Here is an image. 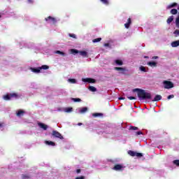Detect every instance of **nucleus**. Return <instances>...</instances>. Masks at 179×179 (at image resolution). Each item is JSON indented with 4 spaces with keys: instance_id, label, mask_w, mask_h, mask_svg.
Wrapping results in <instances>:
<instances>
[{
    "instance_id": "nucleus-1",
    "label": "nucleus",
    "mask_w": 179,
    "mask_h": 179,
    "mask_svg": "<svg viewBox=\"0 0 179 179\" xmlns=\"http://www.w3.org/2000/svg\"><path fill=\"white\" fill-rule=\"evenodd\" d=\"M137 92V96L139 100H151L152 94L149 92H146L144 90L136 88L133 90V92Z\"/></svg>"
},
{
    "instance_id": "nucleus-2",
    "label": "nucleus",
    "mask_w": 179,
    "mask_h": 179,
    "mask_svg": "<svg viewBox=\"0 0 179 179\" xmlns=\"http://www.w3.org/2000/svg\"><path fill=\"white\" fill-rule=\"evenodd\" d=\"M71 52L73 55H75L76 54H80V55H81V57H83L84 58H88V57H89L87 55V52H86V51H79L76 49H71Z\"/></svg>"
},
{
    "instance_id": "nucleus-3",
    "label": "nucleus",
    "mask_w": 179,
    "mask_h": 179,
    "mask_svg": "<svg viewBox=\"0 0 179 179\" xmlns=\"http://www.w3.org/2000/svg\"><path fill=\"white\" fill-rule=\"evenodd\" d=\"M164 89H173L174 87V83L171 81L165 80L164 81Z\"/></svg>"
},
{
    "instance_id": "nucleus-4",
    "label": "nucleus",
    "mask_w": 179,
    "mask_h": 179,
    "mask_svg": "<svg viewBox=\"0 0 179 179\" xmlns=\"http://www.w3.org/2000/svg\"><path fill=\"white\" fill-rule=\"evenodd\" d=\"M128 155H129V156H131L132 157H135V156H136V157H143V154H142L141 152H136L132 151V150H129Z\"/></svg>"
},
{
    "instance_id": "nucleus-5",
    "label": "nucleus",
    "mask_w": 179,
    "mask_h": 179,
    "mask_svg": "<svg viewBox=\"0 0 179 179\" xmlns=\"http://www.w3.org/2000/svg\"><path fill=\"white\" fill-rule=\"evenodd\" d=\"M52 135L55 138H58L59 139H64V136H62V134H61V133H59L55 130L52 131Z\"/></svg>"
},
{
    "instance_id": "nucleus-6",
    "label": "nucleus",
    "mask_w": 179,
    "mask_h": 179,
    "mask_svg": "<svg viewBox=\"0 0 179 179\" xmlns=\"http://www.w3.org/2000/svg\"><path fill=\"white\" fill-rule=\"evenodd\" d=\"M45 20L49 23H52V24H55L57 23V19L51 16L45 18Z\"/></svg>"
},
{
    "instance_id": "nucleus-7",
    "label": "nucleus",
    "mask_w": 179,
    "mask_h": 179,
    "mask_svg": "<svg viewBox=\"0 0 179 179\" xmlns=\"http://www.w3.org/2000/svg\"><path fill=\"white\" fill-rule=\"evenodd\" d=\"M83 82H87V83H96V80L94 78H83Z\"/></svg>"
},
{
    "instance_id": "nucleus-8",
    "label": "nucleus",
    "mask_w": 179,
    "mask_h": 179,
    "mask_svg": "<svg viewBox=\"0 0 179 179\" xmlns=\"http://www.w3.org/2000/svg\"><path fill=\"white\" fill-rule=\"evenodd\" d=\"M38 127H40V128H42V129H43L44 131H47V129H48V126L44 123L38 122Z\"/></svg>"
},
{
    "instance_id": "nucleus-9",
    "label": "nucleus",
    "mask_w": 179,
    "mask_h": 179,
    "mask_svg": "<svg viewBox=\"0 0 179 179\" xmlns=\"http://www.w3.org/2000/svg\"><path fill=\"white\" fill-rule=\"evenodd\" d=\"M131 23H132V20H131V18H128L127 22L124 24L125 28L129 29V26H131Z\"/></svg>"
},
{
    "instance_id": "nucleus-10",
    "label": "nucleus",
    "mask_w": 179,
    "mask_h": 179,
    "mask_svg": "<svg viewBox=\"0 0 179 179\" xmlns=\"http://www.w3.org/2000/svg\"><path fill=\"white\" fill-rule=\"evenodd\" d=\"M113 170H115V171H118L120 170H122V166L121 164H116L113 167Z\"/></svg>"
},
{
    "instance_id": "nucleus-11",
    "label": "nucleus",
    "mask_w": 179,
    "mask_h": 179,
    "mask_svg": "<svg viewBox=\"0 0 179 179\" xmlns=\"http://www.w3.org/2000/svg\"><path fill=\"white\" fill-rule=\"evenodd\" d=\"M31 71H32V72H34V73H40V72H41L40 67H38L37 69L31 68Z\"/></svg>"
},
{
    "instance_id": "nucleus-12",
    "label": "nucleus",
    "mask_w": 179,
    "mask_h": 179,
    "mask_svg": "<svg viewBox=\"0 0 179 179\" xmlns=\"http://www.w3.org/2000/svg\"><path fill=\"white\" fill-rule=\"evenodd\" d=\"M147 65L152 67L157 66V63L156 62H148Z\"/></svg>"
},
{
    "instance_id": "nucleus-13",
    "label": "nucleus",
    "mask_w": 179,
    "mask_h": 179,
    "mask_svg": "<svg viewBox=\"0 0 179 179\" xmlns=\"http://www.w3.org/2000/svg\"><path fill=\"white\" fill-rule=\"evenodd\" d=\"M10 99H19V95L17 93H10Z\"/></svg>"
},
{
    "instance_id": "nucleus-14",
    "label": "nucleus",
    "mask_w": 179,
    "mask_h": 179,
    "mask_svg": "<svg viewBox=\"0 0 179 179\" xmlns=\"http://www.w3.org/2000/svg\"><path fill=\"white\" fill-rule=\"evenodd\" d=\"M178 45H179V40L173 41L171 43V47L176 48V47H178Z\"/></svg>"
},
{
    "instance_id": "nucleus-15",
    "label": "nucleus",
    "mask_w": 179,
    "mask_h": 179,
    "mask_svg": "<svg viewBox=\"0 0 179 179\" xmlns=\"http://www.w3.org/2000/svg\"><path fill=\"white\" fill-rule=\"evenodd\" d=\"M162 100V96L161 95H156L152 101H160Z\"/></svg>"
},
{
    "instance_id": "nucleus-16",
    "label": "nucleus",
    "mask_w": 179,
    "mask_h": 179,
    "mask_svg": "<svg viewBox=\"0 0 179 179\" xmlns=\"http://www.w3.org/2000/svg\"><path fill=\"white\" fill-rule=\"evenodd\" d=\"M45 143L48 146H55V143H54L53 141H45Z\"/></svg>"
},
{
    "instance_id": "nucleus-17",
    "label": "nucleus",
    "mask_w": 179,
    "mask_h": 179,
    "mask_svg": "<svg viewBox=\"0 0 179 179\" xmlns=\"http://www.w3.org/2000/svg\"><path fill=\"white\" fill-rule=\"evenodd\" d=\"M173 20H174V16L171 15V16H170V17L167 19L166 23H167L168 24H170V23H171V22H173Z\"/></svg>"
},
{
    "instance_id": "nucleus-18",
    "label": "nucleus",
    "mask_w": 179,
    "mask_h": 179,
    "mask_svg": "<svg viewBox=\"0 0 179 179\" xmlns=\"http://www.w3.org/2000/svg\"><path fill=\"white\" fill-rule=\"evenodd\" d=\"M115 63L117 65H119V66L124 65V62H122V60H120V59H116V60H115Z\"/></svg>"
},
{
    "instance_id": "nucleus-19",
    "label": "nucleus",
    "mask_w": 179,
    "mask_h": 179,
    "mask_svg": "<svg viewBox=\"0 0 179 179\" xmlns=\"http://www.w3.org/2000/svg\"><path fill=\"white\" fill-rule=\"evenodd\" d=\"M55 54H59V55H62V57H65V55H66V54H65V52H61V50H56L55 52Z\"/></svg>"
},
{
    "instance_id": "nucleus-20",
    "label": "nucleus",
    "mask_w": 179,
    "mask_h": 179,
    "mask_svg": "<svg viewBox=\"0 0 179 179\" xmlns=\"http://www.w3.org/2000/svg\"><path fill=\"white\" fill-rule=\"evenodd\" d=\"M87 110H88L87 107L82 108L80 110V114H85V113H87Z\"/></svg>"
},
{
    "instance_id": "nucleus-21",
    "label": "nucleus",
    "mask_w": 179,
    "mask_h": 179,
    "mask_svg": "<svg viewBox=\"0 0 179 179\" xmlns=\"http://www.w3.org/2000/svg\"><path fill=\"white\" fill-rule=\"evenodd\" d=\"M177 3H173L167 6V9H171V8H176Z\"/></svg>"
},
{
    "instance_id": "nucleus-22",
    "label": "nucleus",
    "mask_w": 179,
    "mask_h": 179,
    "mask_svg": "<svg viewBox=\"0 0 179 179\" xmlns=\"http://www.w3.org/2000/svg\"><path fill=\"white\" fill-rule=\"evenodd\" d=\"M23 114H24V112L22 110H20L17 112V117H22V115H23Z\"/></svg>"
},
{
    "instance_id": "nucleus-23",
    "label": "nucleus",
    "mask_w": 179,
    "mask_h": 179,
    "mask_svg": "<svg viewBox=\"0 0 179 179\" xmlns=\"http://www.w3.org/2000/svg\"><path fill=\"white\" fill-rule=\"evenodd\" d=\"M171 15H177V13H178V10L176 8H173L171 10Z\"/></svg>"
},
{
    "instance_id": "nucleus-24",
    "label": "nucleus",
    "mask_w": 179,
    "mask_h": 179,
    "mask_svg": "<svg viewBox=\"0 0 179 179\" xmlns=\"http://www.w3.org/2000/svg\"><path fill=\"white\" fill-rule=\"evenodd\" d=\"M89 90H90V92H97V88L93 87V86H90L88 87Z\"/></svg>"
},
{
    "instance_id": "nucleus-25",
    "label": "nucleus",
    "mask_w": 179,
    "mask_h": 179,
    "mask_svg": "<svg viewBox=\"0 0 179 179\" xmlns=\"http://www.w3.org/2000/svg\"><path fill=\"white\" fill-rule=\"evenodd\" d=\"M115 71H122V72H125V69L122 67H115Z\"/></svg>"
},
{
    "instance_id": "nucleus-26",
    "label": "nucleus",
    "mask_w": 179,
    "mask_h": 179,
    "mask_svg": "<svg viewBox=\"0 0 179 179\" xmlns=\"http://www.w3.org/2000/svg\"><path fill=\"white\" fill-rule=\"evenodd\" d=\"M71 100L73 101H74L75 103H79V102L82 101V99H80L79 98H72Z\"/></svg>"
},
{
    "instance_id": "nucleus-27",
    "label": "nucleus",
    "mask_w": 179,
    "mask_h": 179,
    "mask_svg": "<svg viewBox=\"0 0 179 179\" xmlns=\"http://www.w3.org/2000/svg\"><path fill=\"white\" fill-rule=\"evenodd\" d=\"M3 99L6 101L10 100V94H6L3 96Z\"/></svg>"
},
{
    "instance_id": "nucleus-28",
    "label": "nucleus",
    "mask_w": 179,
    "mask_h": 179,
    "mask_svg": "<svg viewBox=\"0 0 179 179\" xmlns=\"http://www.w3.org/2000/svg\"><path fill=\"white\" fill-rule=\"evenodd\" d=\"M101 40V38H97L92 40V43H100V41Z\"/></svg>"
},
{
    "instance_id": "nucleus-29",
    "label": "nucleus",
    "mask_w": 179,
    "mask_h": 179,
    "mask_svg": "<svg viewBox=\"0 0 179 179\" xmlns=\"http://www.w3.org/2000/svg\"><path fill=\"white\" fill-rule=\"evenodd\" d=\"M68 82H70V83H76V79L70 78V79L68 80Z\"/></svg>"
},
{
    "instance_id": "nucleus-30",
    "label": "nucleus",
    "mask_w": 179,
    "mask_h": 179,
    "mask_svg": "<svg viewBox=\"0 0 179 179\" xmlns=\"http://www.w3.org/2000/svg\"><path fill=\"white\" fill-rule=\"evenodd\" d=\"M73 110V108H66V109H65V112L66 113H72V110Z\"/></svg>"
},
{
    "instance_id": "nucleus-31",
    "label": "nucleus",
    "mask_w": 179,
    "mask_h": 179,
    "mask_svg": "<svg viewBox=\"0 0 179 179\" xmlns=\"http://www.w3.org/2000/svg\"><path fill=\"white\" fill-rule=\"evenodd\" d=\"M92 115L94 117H103V113H93Z\"/></svg>"
},
{
    "instance_id": "nucleus-32",
    "label": "nucleus",
    "mask_w": 179,
    "mask_h": 179,
    "mask_svg": "<svg viewBox=\"0 0 179 179\" xmlns=\"http://www.w3.org/2000/svg\"><path fill=\"white\" fill-rule=\"evenodd\" d=\"M50 66H47V65H43L42 66L40 67V69H49Z\"/></svg>"
},
{
    "instance_id": "nucleus-33",
    "label": "nucleus",
    "mask_w": 179,
    "mask_h": 179,
    "mask_svg": "<svg viewBox=\"0 0 179 179\" xmlns=\"http://www.w3.org/2000/svg\"><path fill=\"white\" fill-rule=\"evenodd\" d=\"M173 34H175V37H178L179 36V29H176L174 31Z\"/></svg>"
},
{
    "instance_id": "nucleus-34",
    "label": "nucleus",
    "mask_w": 179,
    "mask_h": 179,
    "mask_svg": "<svg viewBox=\"0 0 179 179\" xmlns=\"http://www.w3.org/2000/svg\"><path fill=\"white\" fill-rule=\"evenodd\" d=\"M22 179H29V178H30V176L29 175L23 174L22 176Z\"/></svg>"
},
{
    "instance_id": "nucleus-35",
    "label": "nucleus",
    "mask_w": 179,
    "mask_h": 179,
    "mask_svg": "<svg viewBox=\"0 0 179 179\" xmlns=\"http://www.w3.org/2000/svg\"><path fill=\"white\" fill-rule=\"evenodd\" d=\"M129 129H130L131 131H136V130H138V127H134V126H131V127H129Z\"/></svg>"
},
{
    "instance_id": "nucleus-36",
    "label": "nucleus",
    "mask_w": 179,
    "mask_h": 179,
    "mask_svg": "<svg viewBox=\"0 0 179 179\" xmlns=\"http://www.w3.org/2000/svg\"><path fill=\"white\" fill-rule=\"evenodd\" d=\"M140 71L142 72H146V68L143 66H140Z\"/></svg>"
},
{
    "instance_id": "nucleus-37",
    "label": "nucleus",
    "mask_w": 179,
    "mask_h": 179,
    "mask_svg": "<svg viewBox=\"0 0 179 179\" xmlns=\"http://www.w3.org/2000/svg\"><path fill=\"white\" fill-rule=\"evenodd\" d=\"M69 36L72 38H76V35H75V34H69Z\"/></svg>"
},
{
    "instance_id": "nucleus-38",
    "label": "nucleus",
    "mask_w": 179,
    "mask_h": 179,
    "mask_svg": "<svg viewBox=\"0 0 179 179\" xmlns=\"http://www.w3.org/2000/svg\"><path fill=\"white\" fill-rule=\"evenodd\" d=\"M173 164L176 166H179V159L174 160Z\"/></svg>"
},
{
    "instance_id": "nucleus-39",
    "label": "nucleus",
    "mask_w": 179,
    "mask_h": 179,
    "mask_svg": "<svg viewBox=\"0 0 179 179\" xmlns=\"http://www.w3.org/2000/svg\"><path fill=\"white\" fill-rule=\"evenodd\" d=\"M101 1L106 5H108V0H101Z\"/></svg>"
},
{
    "instance_id": "nucleus-40",
    "label": "nucleus",
    "mask_w": 179,
    "mask_h": 179,
    "mask_svg": "<svg viewBox=\"0 0 179 179\" xmlns=\"http://www.w3.org/2000/svg\"><path fill=\"white\" fill-rule=\"evenodd\" d=\"M127 99H129V100H136V98L134 96H127Z\"/></svg>"
},
{
    "instance_id": "nucleus-41",
    "label": "nucleus",
    "mask_w": 179,
    "mask_h": 179,
    "mask_svg": "<svg viewBox=\"0 0 179 179\" xmlns=\"http://www.w3.org/2000/svg\"><path fill=\"white\" fill-rule=\"evenodd\" d=\"M167 99L168 100H170L171 99H174V95L173 94L169 95L168 96Z\"/></svg>"
},
{
    "instance_id": "nucleus-42",
    "label": "nucleus",
    "mask_w": 179,
    "mask_h": 179,
    "mask_svg": "<svg viewBox=\"0 0 179 179\" xmlns=\"http://www.w3.org/2000/svg\"><path fill=\"white\" fill-rule=\"evenodd\" d=\"M76 179H85V176H78V177H76Z\"/></svg>"
},
{
    "instance_id": "nucleus-43",
    "label": "nucleus",
    "mask_w": 179,
    "mask_h": 179,
    "mask_svg": "<svg viewBox=\"0 0 179 179\" xmlns=\"http://www.w3.org/2000/svg\"><path fill=\"white\" fill-rule=\"evenodd\" d=\"M142 134H143V133H142V131H137V132H136V135H142Z\"/></svg>"
},
{
    "instance_id": "nucleus-44",
    "label": "nucleus",
    "mask_w": 179,
    "mask_h": 179,
    "mask_svg": "<svg viewBox=\"0 0 179 179\" xmlns=\"http://www.w3.org/2000/svg\"><path fill=\"white\" fill-rule=\"evenodd\" d=\"M80 171H82V170H80V169H77V170H76L77 174H79V173H80Z\"/></svg>"
},
{
    "instance_id": "nucleus-45",
    "label": "nucleus",
    "mask_w": 179,
    "mask_h": 179,
    "mask_svg": "<svg viewBox=\"0 0 179 179\" xmlns=\"http://www.w3.org/2000/svg\"><path fill=\"white\" fill-rule=\"evenodd\" d=\"M157 58H159V57H157V56L152 57V59H157Z\"/></svg>"
},
{
    "instance_id": "nucleus-46",
    "label": "nucleus",
    "mask_w": 179,
    "mask_h": 179,
    "mask_svg": "<svg viewBox=\"0 0 179 179\" xmlns=\"http://www.w3.org/2000/svg\"><path fill=\"white\" fill-rule=\"evenodd\" d=\"M105 47H108V45H110V44L109 43H105Z\"/></svg>"
},
{
    "instance_id": "nucleus-47",
    "label": "nucleus",
    "mask_w": 179,
    "mask_h": 179,
    "mask_svg": "<svg viewBox=\"0 0 179 179\" xmlns=\"http://www.w3.org/2000/svg\"><path fill=\"white\" fill-rule=\"evenodd\" d=\"M125 98L124 97H119V100H124Z\"/></svg>"
},
{
    "instance_id": "nucleus-48",
    "label": "nucleus",
    "mask_w": 179,
    "mask_h": 179,
    "mask_svg": "<svg viewBox=\"0 0 179 179\" xmlns=\"http://www.w3.org/2000/svg\"><path fill=\"white\" fill-rule=\"evenodd\" d=\"M28 2H29V3H33V0H28Z\"/></svg>"
},
{
    "instance_id": "nucleus-49",
    "label": "nucleus",
    "mask_w": 179,
    "mask_h": 179,
    "mask_svg": "<svg viewBox=\"0 0 179 179\" xmlns=\"http://www.w3.org/2000/svg\"><path fill=\"white\" fill-rule=\"evenodd\" d=\"M2 127H3V124L0 123V128H2Z\"/></svg>"
},
{
    "instance_id": "nucleus-50",
    "label": "nucleus",
    "mask_w": 179,
    "mask_h": 179,
    "mask_svg": "<svg viewBox=\"0 0 179 179\" xmlns=\"http://www.w3.org/2000/svg\"><path fill=\"white\" fill-rule=\"evenodd\" d=\"M78 125L80 126L82 125V123H78Z\"/></svg>"
},
{
    "instance_id": "nucleus-51",
    "label": "nucleus",
    "mask_w": 179,
    "mask_h": 179,
    "mask_svg": "<svg viewBox=\"0 0 179 179\" xmlns=\"http://www.w3.org/2000/svg\"><path fill=\"white\" fill-rule=\"evenodd\" d=\"M145 58H148V57H145Z\"/></svg>"
},
{
    "instance_id": "nucleus-52",
    "label": "nucleus",
    "mask_w": 179,
    "mask_h": 179,
    "mask_svg": "<svg viewBox=\"0 0 179 179\" xmlns=\"http://www.w3.org/2000/svg\"><path fill=\"white\" fill-rule=\"evenodd\" d=\"M0 17H1V15H0Z\"/></svg>"
}]
</instances>
